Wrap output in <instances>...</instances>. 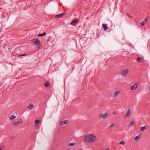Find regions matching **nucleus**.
Returning a JSON list of instances; mask_svg holds the SVG:
<instances>
[{
  "instance_id": "38",
  "label": "nucleus",
  "mask_w": 150,
  "mask_h": 150,
  "mask_svg": "<svg viewBox=\"0 0 150 150\" xmlns=\"http://www.w3.org/2000/svg\"><path fill=\"white\" fill-rule=\"evenodd\" d=\"M149 89H150V88H149Z\"/></svg>"
},
{
  "instance_id": "30",
  "label": "nucleus",
  "mask_w": 150,
  "mask_h": 150,
  "mask_svg": "<svg viewBox=\"0 0 150 150\" xmlns=\"http://www.w3.org/2000/svg\"><path fill=\"white\" fill-rule=\"evenodd\" d=\"M144 21H146H146H148V20L147 19V18H146Z\"/></svg>"
},
{
  "instance_id": "28",
  "label": "nucleus",
  "mask_w": 150,
  "mask_h": 150,
  "mask_svg": "<svg viewBox=\"0 0 150 150\" xmlns=\"http://www.w3.org/2000/svg\"><path fill=\"white\" fill-rule=\"evenodd\" d=\"M11 139L12 140H13L14 139V137L13 136H12Z\"/></svg>"
},
{
  "instance_id": "20",
  "label": "nucleus",
  "mask_w": 150,
  "mask_h": 150,
  "mask_svg": "<svg viewBox=\"0 0 150 150\" xmlns=\"http://www.w3.org/2000/svg\"><path fill=\"white\" fill-rule=\"evenodd\" d=\"M40 120L39 119H36L35 121V123L37 124H38L40 122Z\"/></svg>"
},
{
  "instance_id": "5",
  "label": "nucleus",
  "mask_w": 150,
  "mask_h": 150,
  "mask_svg": "<svg viewBox=\"0 0 150 150\" xmlns=\"http://www.w3.org/2000/svg\"><path fill=\"white\" fill-rule=\"evenodd\" d=\"M23 122V120L22 119H20L19 120L16 121L13 123V125H17L20 123H21Z\"/></svg>"
},
{
  "instance_id": "23",
  "label": "nucleus",
  "mask_w": 150,
  "mask_h": 150,
  "mask_svg": "<svg viewBox=\"0 0 150 150\" xmlns=\"http://www.w3.org/2000/svg\"><path fill=\"white\" fill-rule=\"evenodd\" d=\"M75 143H72L69 144V145L71 146H73L75 144Z\"/></svg>"
},
{
  "instance_id": "37",
  "label": "nucleus",
  "mask_w": 150,
  "mask_h": 150,
  "mask_svg": "<svg viewBox=\"0 0 150 150\" xmlns=\"http://www.w3.org/2000/svg\"><path fill=\"white\" fill-rule=\"evenodd\" d=\"M53 0H50L51 1H53Z\"/></svg>"
},
{
  "instance_id": "11",
  "label": "nucleus",
  "mask_w": 150,
  "mask_h": 150,
  "mask_svg": "<svg viewBox=\"0 0 150 150\" xmlns=\"http://www.w3.org/2000/svg\"><path fill=\"white\" fill-rule=\"evenodd\" d=\"M65 14V13H62L60 14L57 15L55 16V18H59V17H61L62 16H63V15H64Z\"/></svg>"
},
{
  "instance_id": "10",
  "label": "nucleus",
  "mask_w": 150,
  "mask_h": 150,
  "mask_svg": "<svg viewBox=\"0 0 150 150\" xmlns=\"http://www.w3.org/2000/svg\"><path fill=\"white\" fill-rule=\"evenodd\" d=\"M144 59L143 58V57H137V61L142 62L144 60Z\"/></svg>"
},
{
  "instance_id": "18",
  "label": "nucleus",
  "mask_w": 150,
  "mask_h": 150,
  "mask_svg": "<svg viewBox=\"0 0 150 150\" xmlns=\"http://www.w3.org/2000/svg\"><path fill=\"white\" fill-rule=\"evenodd\" d=\"M16 117V116H14L13 115H12L10 117V119L11 120H13Z\"/></svg>"
},
{
  "instance_id": "1",
  "label": "nucleus",
  "mask_w": 150,
  "mask_h": 150,
  "mask_svg": "<svg viewBox=\"0 0 150 150\" xmlns=\"http://www.w3.org/2000/svg\"><path fill=\"white\" fill-rule=\"evenodd\" d=\"M96 139V137L95 135L91 134L86 136L85 141L86 143H91L94 142Z\"/></svg>"
},
{
  "instance_id": "25",
  "label": "nucleus",
  "mask_w": 150,
  "mask_h": 150,
  "mask_svg": "<svg viewBox=\"0 0 150 150\" xmlns=\"http://www.w3.org/2000/svg\"><path fill=\"white\" fill-rule=\"evenodd\" d=\"M30 55V53H27V54H24V56H28V55Z\"/></svg>"
},
{
  "instance_id": "32",
  "label": "nucleus",
  "mask_w": 150,
  "mask_h": 150,
  "mask_svg": "<svg viewBox=\"0 0 150 150\" xmlns=\"http://www.w3.org/2000/svg\"><path fill=\"white\" fill-rule=\"evenodd\" d=\"M0 150H2L1 148H0Z\"/></svg>"
},
{
  "instance_id": "6",
  "label": "nucleus",
  "mask_w": 150,
  "mask_h": 150,
  "mask_svg": "<svg viewBox=\"0 0 150 150\" xmlns=\"http://www.w3.org/2000/svg\"><path fill=\"white\" fill-rule=\"evenodd\" d=\"M128 71H129L128 69H126L123 71V73H122V74L123 76H125L127 75V74L128 72Z\"/></svg>"
},
{
  "instance_id": "22",
  "label": "nucleus",
  "mask_w": 150,
  "mask_h": 150,
  "mask_svg": "<svg viewBox=\"0 0 150 150\" xmlns=\"http://www.w3.org/2000/svg\"><path fill=\"white\" fill-rule=\"evenodd\" d=\"M134 121H132L130 123L129 125L133 126H134Z\"/></svg>"
},
{
  "instance_id": "31",
  "label": "nucleus",
  "mask_w": 150,
  "mask_h": 150,
  "mask_svg": "<svg viewBox=\"0 0 150 150\" xmlns=\"http://www.w3.org/2000/svg\"><path fill=\"white\" fill-rule=\"evenodd\" d=\"M108 149H105V150H108Z\"/></svg>"
},
{
  "instance_id": "15",
  "label": "nucleus",
  "mask_w": 150,
  "mask_h": 150,
  "mask_svg": "<svg viewBox=\"0 0 150 150\" xmlns=\"http://www.w3.org/2000/svg\"><path fill=\"white\" fill-rule=\"evenodd\" d=\"M140 134H140L139 135L135 137L134 138V139L135 140L137 141L140 138L141 136H140Z\"/></svg>"
},
{
  "instance_id": "7",
  "label": "nucleus",
  "mask_w": 150,
  "mask_h": 150,
  "mask_svg": "<svg viewBox=\"0 0 150 150\" xmlns=\"http://www.w3.org/2000/svg\"><path fill=\"white\" fill-rule=\"evenodd\" d=\"M137 84L135 83L134 85L132 86L131 87V90H134L137 88Z\"/></svg>"
},
{
  "instance_id": "36",
  "label": "nucleus",
  "mask_w": 150,
  "mask_h": 150,
  "mask_svg": "<svg viewBox=\"0 0 150 150\" xmlns=\"http://www.w3.org/2000/svg\"><path fill=\"white\" fill-rule=\"evenodd\" d=\"M59 4L60 5H61V4H62L61 3V4L59 3Z\"/></svg>"
},
{
  "instance_id": "3",
  "label": "nucleus",
  "mask_w": 150,
  "mask_h": 150,
  "mask_svg": "<svg viewBox=\"0 0 150 150\" xmlns=\"http://www.w3.org/2000/svg\"><path fill=\"white\" fill-rule=\"evenodd\" d=\"M78 19L77 18H74L71 22V23L70 24L72 25H75V24L77 23L78 22Z\"/></svg>"
},
{
  "instance_id": "27",
  "label": "nucleus",
  "mask_w": 150,
  "mask_h": 150,
  "mask_svg": "<svg viewBox=\"0 0 150 150\" xmlns=\"http://www.w3.org/2000/svg\"><path fill=\"white\" fill-rule=\"evenodd\" d=\"M114 125H115L114 124L112 123V125L110 126V127L111 128H112L114 126Z\"/></svg>"
},
{
  "instance_id": "24",
  "label": "nucleus",
  "mask_w": 150,
  "mask_h": 150,
  "mask_svg": "<svg viewBox=\"0 0 150 150\" xmlns=\"http://www.w3.org/2000/svg\"><path fill=\"white\" fill-rule=\"evenodd\" d=\"M120 144L122 145H124L125 144V142L122 141L120 142Z\"/></svg>"
},
{
  "instance_id": "26",
  "label": "nucleus",
  "mask_w": 150,
  "mask_h": 150,
  "mask_svg": "<svg viewBox=\"0 0 150 150\" xmlns=\"http://www.w3.org/2000/svg\"><path fill=\"white\" fill-rule=\"evenodd\" d=\"M127 15L130 18H133L130 15L128 14V13H127Z\"/></svg>"
},
{
  "instance_id": "2",
  "label": "nucleus",
  "mask_w": 150,
  "mask_h": 150,
  "mask_svg": "<svg viewBox=\"0 0 150 150\" xmlns=\"http://www.w3.org/2000/svg\"><path fill=\"white\" fill-rule=\"evenodd\" d=\"M31 41L35 45L37 49H39L41 46V43L38 38H35L32 40Z\"/></svg>"
},
{
  "instance_id": "13",
  "label": "nucleus",
  "mask_w": 150,
  "mask_h": 150,
  "mask_svg": "<svg viewBox=\"0 0 150 150\" xmlns=\"http://www.w3.org/2000/svg\"><path fill=\"white\" fill-rule=\"evenodd\" d=\"M147 128V126H145L144 127H140V130L141 132H143L144 130Z\"/></svg>"
},
{
  "instance_id": "12",
  "label": "nucleus",
  "mask_w": 150,
  "mask_h": 150,
  "mask_svg": "<svg viewBox=\"0 0 150 150\" xmlns=\"http://www.w3.org/2000/svg\"><path fill=\"white\" fill-rule=\"evenodd\" d=\"M102 27L105 30H107L108 28L107 25L105 24H102Z\"/></svg>"
},
{
  "instance_id": "33",
  "label": "nucleus",
  "mask_w": 150,
  "mask_h": 150,
  "mask_svg": "<svg viewBox=\"0 0 150 150\" xmlns=\"http://www.w3.org/2000/svg\"><path fill=\"white\" fill-rule=\"evenodd\" d=\"M113 114H115V112H113Z\"/></svg>"
},
{
  "instance_id": "14",
  "label": "nucleus",
  "mask_w": 150,
  "mask_h": 150,
  "mask_svg": "<svg viewBox=\"0 0 150 150\" xmlns=\"http://www.w3.org/2000/svg\"><path fill=\"white\" fill-rule=\"evenodd\" d=\"M46 34V33L45 32H43V33L42 34L41 33H40L38 35V36H40V37H42L45 35Z\"/></svg>"
},
{
  "instance_id": "35",
  "label": "nucleus",
  "mask_w": 150,
  "mask_h": 150,
  "mask_svg": "<svg viewBox=\"0 0 150 150\" xmlns=\"http://www.w3.org/2000/svg\"><path fill=\"white\" fill-rule=\"evenodd\" d=\"M59 4L60 5H61V4H62L61 3V4L59 3Z\"/></svg>"
},
{
  "instance_id": "34",
  "label": "nucleus",
  "mask_w": 150,
  "mask_h": 150,
  "mask_svg": "<svg viewBox=\"0 0 150 150\" xmlns=\"http://www.w3.org/2000/svg\"><path fill=\"white\" fill-rule=\"evenodd\" d=\"M50 37H50V36H49V38H50Z\"/></svg>"
},
{
  "instance_id": "21",
  "label": "nucleus",
  "mask_w": 150,
  "mask_h": 150,
  "mask_svg": "<svg viewBox=\"0 0 150 150\" xmlns=\"http://www.w3.org/2000/svg\"><path fill=\"white\" fill-rule=\"evenodd\" d=\"M146 23V21H143L141 23V25L142 26H143L145 24V23Z\"/></svg>"
},
{
  "instance_id": "4",
  "label": "nucleus",
  "mask_w": 150,
  "mask_h": 150,
  "mask_svg": "<svg viewBox=\"0 0 150 150\" xmlns=\"http://www.w3.org/2000/svg\"><path fill=\"white\" fill-rule=\"evenodd\" d=\"M108 115V113L107 112L105 113L103 115L101 113L100 114L99 117L100 118L101 117H103V119L106 118L107 117Z\"/></svg>"
},
{
  "instance_id": "19",
  "label": "nucleus",
  "mask_w": 150,
  "mask_h": 150,
  "mask_svg": "<svg viewBox=\"0 0 150 150\" xmlns=\"http://www.w3.org/2000/svg\"><path fill=\"white\" fill-rule=\"evenodd\" d=\"M50 84L48 82H46L44 83V86L46 87L48 86Z\"/></svg>"
},
{
  "instance_id": "17",
  "label": "nucleus",
  "mask_w": 150,
  "mask_h": 150,
  "mask_svg": "<svg viewBox=\"0 0 150 150\" xmlns=\"http://www.w3.org/2000/svg\"><path fill=\"white\" fill-rule=\"evenodd\" d=\"M34 107V105H28L27 108L28 109H33Z\"/></svg>"
},
{
  "instance_id": "9",
  "label": "nucleus",
  "mask_w": 150,
  "mask_h": 150,
  "mask_svg": "<svg viewBox=\"0 0 150 150\" xmlns=\"http://www.w3.org/2000/svg\"><path fill=\"white\" fill-rule=\"evenodd\" d=\"M68 120L61 121L59 123V124L61 125L64 124H67L68 122Z\"/></svg>"
},
{
  "instance_id": "16",
  "label": "nucleus",
  "mask_w": 150,
  "mask_h": 150,
  "mask_svg": "<svg viewBox=\"0 0 150 150\" xmlns=\"http://www.w3.org/2000/svg\"><path fill=\"white\" fill-rule=\"evenodd\" d=\"M119 92H120V91H115V92L114 93V95H113L114 96V97H116L119 94Z\"/></svg>"
},
{
  "instance_id": "8",
  "label": "nucleus",
  "mask_w": 150,
  "mask_h": 150,
  "mask_svg": "<svg viewBox=\"0 0 150 150\" xmlns=\"http://www.w3.org/2000/svg\"><path fill=\"white\" fill-rule=\"evenodd\" d=\"M130 116L131 113L130 110L129 109H128L126 114V116L127 117H130Z\"/></svg>"
},
{
  "instance_id": "29",
  "label": "nucleus",
  "mask_w": 150,
  "mask_h": 150,
  "mask_svg": "<svg viewBox=\"0 0 150 150\" xmlns=\"http://www.w3.org/2000/svg\"><path fill=\"white\" fill-rule=\"evenodd\" d=\"M24 54H21V55H20L19 56H21V57L24 56Z\"/></svg>"
}]
</instances>
